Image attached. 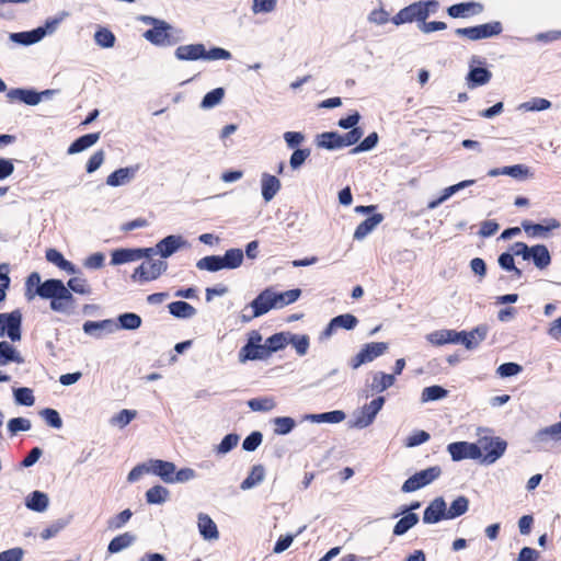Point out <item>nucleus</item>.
Instances as JSON below:
<instances>
[{
  "instance_id": "1",
  "label": "nucleus",
  "mask_w": 561,
  "mask_h": 561,
  "mask_svg": "<svg viewBox=\"0 0 561 561\" xmlns=\"http://www.w3.org/2000/svg\"><path fill=\"white\" fill-rule=\"evenodd\" d=\"M36 294L50 299V309L67 316L75 312L77 300L69 288L60 279L50 278L36 288Z\"/></svg>"
},
{
  "instance_id": "2",
  "label": "nucleus",
  "mask_w": 561,
  "mask_h": 561,
  "mask_svg": "<svg viewBox=\"0 0 561 561\" xmlns=\"http://www.w3.org/2000/svg\"><path fill=\"white\" fill-rule=\"evenodd\" d=\"M439 2L436 0L416 1L401 9L392 19L394 25L412 23L414 21L420 24L431 15L436 13Z\"/></svg>"
},
{
  "instance_id": "3",
  "label": "nucleus",
  "mask_w": 561,
  "mask_h": 561,
  "mask_svg": "<svg viewBox=\"0 0 561 561\" xmlns=\"http://www.w3.org/2000/svg\"><path fill=\"white\" fill-rule=\"evenodd\" d=\"M385 404V398L378 397L369 403L363 405L359 410L354 412V421L351 426L363 430L368 427L375 421L377 414Z\"/></svg>"
},
{
  "instance_id": "4",
  "label": "nucleus",
  "mask_w": 561,
  "mask_h": 561,
  "mask_svg": "<svg viewBox=\"0 0 561 561\" xmlns=\"http://www.w3.org/2000/svg\"><path fill=\"white\" fill-rule=\"evenodd\" d=\"M442 473V469L438 466H433L427 469L421 470L410 477L402 484V492L410 493L414 492L436 480Z\"/></svg>"
},
{
  "instance_id": "5",
  "label": "nucleus",
  "mask_w": 561,
  "mask_h": 561,
  "mask_svg": "<svg viewBox=\"0 0 561 561\" xmlns=\"http://www.w3.org/2000/svg\"><path fill=\"white\" fill-rule=\"evenodd\" d=\"M502 24L496 21L477 26L457 28L455 33L458 36L467 37L470 41H479L496 36L502 32Z\"/></svg>"
},
{
  "instance_id": "6",
  "label": "nucleus",
  "mask_w": 561,
  "mask_h": 561,
  "mask_svg": "<svg viewBox=\"0 0 561 561\" xmlns=\"http://www.w3.org/2000/svg\"><path fill=\"white\" fill-rule=\"evenodd\" d=\"M478 446L484 451L482 462L492 465L504 455L507 444L500 437H481Z\"/></svg>"
},
{
  "instance_id": "7",
  "label": "nucleus",
  "mask_w": 561,
  "mask_h": 561,
  "mask_svg": "<svg viewBox=\"0 0 561 561\" xmlns=\"http://www.w3.org/2000/svg\"><path fill=\"white\" fill-rule=\"evenodd\" d=\"M168 268L164 260H148L140 264L131 274V279L139 282H150L157 279Z\"/></svg>"
},
{
  "instance_id": "8",
  "label": "nucleus",
  "mask_w": 561,
  "mask_h": 561,
  "mask_svg": "<svg viewBox=\"0 0 561 561\" xmlns=\"http://www.w3.org/2000/svg\"><path fill=\"white\" fill-rule=\"evenodd\" d=\"M22 314L19 310L9 313H0V337L5 334L12 342L21 340Z\"/></svg>"
},
{
  "instance_id": "9",
  "label": "nucleus",
  "mask_w": 561,
  "mask_h": 561,
  "mask_svg": "<svg viewBox=\"0 0 561 561\" xmlns=\"http://www.w3.org/2000/svg\"><path fill=\"white\" fill-rule=\"evenodd\" d=\"M387 350L388 343L386 342L367 343L363 346L359 353L352 358L351 366L354 369H357L363 364L370 363L375 358L381 356Z\"/></svg>"
},
{
  "instance_id": "10",
  "label": "nucleus",
  "mask_w": 561,
  "mask_h": 561,
  "mask_svg": "<svg viewBox=\"0 0 561 561\" xmlns=\"http://www.w3.org/2000/svg\"><path fill=\"white\" fill-rule=\"evenodd\" d=\"M173 27L160 21L152 28L145 32L144 37L157 46H170L175 43L176 38L173 37L171 31Z\"/></svg>"
},
{
  "instance_id": "11",
  "label": "nucleus",
  "mask_w": 561,
  "mask_h": 561,
  "mask_svg": "<svg viewBox=\"0 0 561 561\" xmlns=\"http://www.w3.org/2000/svg\"><path fill=\"white\" fill-rule=\"evenodd\" d=\"M83 332L96 340H101L106 335L113 334L119 330L117 322L113 319L101 321H85L82 325Z\"/></svg>"
},
{
  "instance_id": "12",
  "label": "nucleus",
  "mask_w": 561,
  "mask_h": 561,
  "mask_svg": "<svg viewBox=\"0 0 561 561\" xmlns=\"http://www.w3.org/2000/svg\"><path fill=\"white\" fill-rule=\"evenodd\" d=\"M447 450L454 461L463 459H480L482 457L481 448L473 443L456 442L447 446Z\"/></svg>"
},
{
  "instance_id": "13",
  "label": "nucleus",
  "mask_w": 561,
  "mask_h": 561,
  "mask_svg": "<svg viewBox=\"0 0 561 561\" xmlns=\"http://www.w3.org/2000/svg\"><path fill=\"white\" fill-rule=\"evenodd\" d=\"M479 62L480 60L478 57H471L469 62L470 70L466 77V83L469 89H476L477 87L484 85L489 83L492 78V72L486 68L473 66L474 64Z\"/></svg>"
},
{
  "instance_id": "14",
  "label": "nucleus",
  "mask_w": 561,
  "mask_h": 561,
  "mask_svg": "<svg viewBox=\"0 0 561 561\" xmlns=\"http://www.w3.org/2000/svg\"><path fill=\"white\" fill-rule=\"evenodd\" d=\"M253 309L252 317H261L272 309H277L274 298V290L266 288L250 304Z\"/></svg>"
},
{
  "instance_id": "15",
  "label": "nucleus",
  "mask_w": 561,
  "mask_h": 561,
  "mask_svg": "<svg viewBox=\"0 0 561 561\" xmlns=\"http://www.w3.org/2000/svg\"><path fill=\"white\" fill-rule=\"evenodd\" d=\"M187 241L180 234H170L158 242L159 254L168 259L183 248H187Z\"/></svg>"
},
{
  "instance_id": "16",
  "label": "nucleus",
  "mask_w": 561,
  "mask_h": 561,
  "mask_svg": "<svg viewBox=\"0 0 561 561\" xmlns=\"http://www.w3.org/2000/svg\"><path fill=\"white\" fill-rule=\"evenodd\" d=\"M534 440L539 444H552L561 449V421L536 432Z\"/></svg>"
},
{
  "instance_id": "17",
  "label": "nucleus",
  "mask_w": 561,
  "mask_h": 561,
  "mask_svg": "<svg viewBox=\"0 0 561 561\" xmlns=\"http://www.w3.org/2000/svg\"><path fill=\"white\" fill-rule=\"evenodd\" d=\"M447 518L446 502L442 496L434 499L425 508L423 522L425 524H436Z\"/></svg>"
},
{
  "instance_id": "18",
  "label": "nucleus",
  "mask_w": 561,
  "mask_h": 561,
  "mask_svg": "<svg viewBox=\"0 0 561 561\" xmlns=\"http://www.w3.org/2000/svg\"><path fill=\"white\" fill-rule=\"evenodd\" d=\"M175 469V465L170 461L152 459L148 462V472L160 477L165 483H173Z\"/></svg>"
},
{
  "instance_id": "19",
  "label": "nucleus",
  "mask_w": 561,
  "mask_h": 561,
  "mask_svg": "<svg viewBox=\"0 0 561 561\" xmlns=\"http://www.w3.org/2000/svg\"><path fill=\"white\" fill-rule=\"evenodd\" d=\"M138 169V165L119 168L106 178V184L112 187L126 185L135 179Z\"/></svg>"
},
{
  "instance_id": "20",
  "label": "nucleus",
  "mask_w": 561,
  "mask_h": 561,
  "mask_svg": "<svg viewBox=\"0 0 561 561\" xmlns=\"http://www.w3.org/2000/svg\"><path fill=\"white\" fill-rule=\"evenodd\" d=\"M260 182H261L262 197L266 203H268L280 191V187H282L280 181L275 175H272L267 172H263L261 174Z\"/></svg>"
},
{
  "instance_id": "21",
  "label": "nucleus",
  "mask_w": 561,
  "mask_h": 561,
  "mask_svg": "<svg viewBox=\"0 0 561 561\" xmlns=\"http://www.w3.org/2000/svg\"><path fill=\"white\" fill-rule=\"evenodd\" d=\"M483 11V5L479 2H461L453 4L447 9L451 18H469L480 14Z\"/></svg>"
},
{
  "instance_id": "22",
  "label": "nucleus",
  "mask_w": 561,
  "mask_h": 561,
  "mask_svg": "<svg viewBox=\"0 0 561 561\" xmlns=\"http://www.w3.org/2000/svg\"><path fill=\"white\" fill-rule=\"evenodd\" d=\"M197 527L201 536L208 541L217 540L219 538V531L215 522L209 515L199 513L197 516Z\"/></svg>"
},
{
  "instance_id": "23",
  "label": "nucleus",
  "mask_w": 561,
  "mask_h": 561,
  "mask_svg": "<svg viewBox=\"0 0 561 561\" xmlns=\"http://www.w3.org/2000/svg\"><path fill=\"white\" fill-rule=\"evenodd\" d=\"M175 58L183 61H194L203 59L204 45L203 44H188L181 45L174 51Z\"/></svg>"
},
{
  "instance_id": "24",
  "label": "nucleus",
  "mask_w": 561,
  "mask_h": 561,
  "mask_svg": "<svg viewBox=\"0 0 561 561\" xmlns=\"http://www.w3.org/2000/svg\"><path fill=\"white\" fill-rule=\"evenodd\" d=\"M268 355V348L264 345H244L239 352L240 363L248 360L265 359Z\"/></svg>"
},
{
  "instance_id": "25",
  "label": "nucleus",
  "mask_w": 561,
  "mask_h": 561,
  "mask_svg": "<svg viewBox=\"0 0 561 561\" xmlns=\"http://www.w3.org/2000/svg\"><path fill=\"white\" fill-rule=\"evenodd\" d=\"M10 363L23 364L24 358L20 352L8 341L0 342V366H7Z\"/></svg>"
},
{
  "instance_id": "26",
  "label": "nucleus",
  "mask_w": 561,
  "mask_h": 561,
  "mask_svg": "<svg viewBox=\"0 0 561 561\" xmlns=\"http://www.w3.org/2000/svg\"><path fill=\"white\" fill-rule=\"evenodd\" d=\"M486 334L488 328L485 325H479L469 332L463 331L462 344L467 350H473L484 341Z\"/></svg>"
},
{
  "instance_id": "27",
  "label": "nucleus",
  "mask_w": 561,
  "mask_h": 561,
  "mask_svg": "<svg viewBox=\"0 0 561 561\" xmlns=\"http://www.w3.org/2000/svg\"><path fill=\"white\" fill-rule=\"evenodd\" d=\"M345 419H346V414L341 410H334V411L319 413V414H306L304 416V420L310 421L312 423H331V424L341 423Z\"/></svg>"
},
{
  "instance_id": "28",
  "label": "nucleus",
  "mask_w": 561,
  "mask_h": 561,
  "mask_svg": "<svg viewBox=\"0 0 561 561\" xmlns=\"http://www.w3.org/2000/svg\"><path fill=\"white\" fill-rule=\"evenodd\" d=\"M382 220L383 216L381 214H374L368 217L355 229L354 239L358 241L365 239Z\"/></svg>"
},
{
  "instance_id": "29",
  "label": "nucleus",
  "mask_w": 561,
  "mask_h": 561,
  "mask_svg": "<svg viewBox=\"0 0 561 561\" xmlns=\"http://www.w3.org/2000/svg\"><path fill=\"white\" fill-rule=\"evenodd\" d=\"M529 260L534 262L536 267L543 270L551 263V255L546 245L536 244L531 247Z\"/></svg>"
},
{
  "instance_id": "30",
  "label": "nucleus",
  "mask_w": 561,
  "mask_h": 561,
  "mask_svg": "<svg viewBox=\"0 0 561 561\" xmlns=\"http://www.w3.org/2000/svg\"><path fill=\"white\" fill-rule=\"evenodd\" d=\"M111 264L121 265L141 260V253L137 249H117L112 252Z\"/></svg>"
},
{
  "instance_id": "31",
  "label": "nucleus",
  "mask_w": 561,
  "mask_h": 561,
  "mask_svg": "<svg viewBox=\"0 0 561 561\" xmlns=\"http://www.w3.org/2000/svg\"><path fill=\"white\" fill-rule=\"evenodd\" d=\"M99 138H100L99 133H91V134L83 135V136L79 137L78 139H76L70 145L67 152H68V154H76V153L82 152L83 150L95 145L98 142Z\"/></svg>"
},
{
  "instance_id": "32",
  "label": "nucleus",
  "mask_w": 561,
  "mask_h": 561,
  "mask_svg": "<svg viewBox=\"0 0 561 561\" xmlns=\"http://www.w3.org/2000/svg\"><path fill=\"white\" fill-rule=\"evenodd\" d=\"M46 260L69 274L76 273L75 265L70 261L66 260L64 255L56 249H48L46 251Z\"/></svg>"
},
{
  "instance_id": "33",
  "label": "nucleus",
  "mask_w": 561,
  "mask_h": 561,
  "mask_svg": "<svg viewBox=\"0 0 561 561\" xmlns=\"http://www.w3.org/2000/svg\"><path fill=\"white\" fill-rule=\"evenodd\" d=\"M48 496L47 494L41 492V491H34L32 492L27 497L25 505L27 508L34 511V512H45L48 507Z\"/></svg>"
},
{
  "instance_id": "34",
  "label": "nucleus",
  "mask_w": 561,
  "mask_h": 561,
  "mask_svg": "<svg viewBox=\"0 0 561 561\" xmlns=\"http://www.w3.org/2000/svg\"><path fill=\"white\" fill-rule=\"evenodd\" d=\"M169 311L172 316L180 319H190L196 314V309L186 301H174L169 304Z\"/></svg>"
},
{
  "instance_id": "35",
  "label": "nucleus",
  "mask_w": 561,
  "mask_h": 561,
  "mask_svg": "<svg viewBox=\"0 0 561 561\" xmlns=\"http://www.w3.org/2000/svg\"><path fill=\"white\" fill-rule=\"evenodd\" d=\"M43 38L42 30H32L30 32L11 33L10 39L21 45H32Z\"/></svg>"
},
{
  "instance_id": "36",
  "label": "nucleus",
  "mask_w": 561,
  "mask_h": 561,
  "mask_svg": "<svg viewBox=\"0 0 561 561\" xmlns=\"http://www.w3.org/2000/svg\"><path fill=\"white\" fill-rule=\"evenodd\" d=\"M265 478V469L262 465L252 467L250 474L242 481L240 488L242 490H250L259 485Z\"/></svg>"
},
{
  "instance_id": "37",
  "label": "nucleus",
  "mask_w": 561,
  "mask_h": 561,
  "mask_svg": "<svg viewBox=\"0 0 561 561\" xmlns=\"http://www.w3.org/2000/svg\"><path fill=\"white\" fill-rule=\"evenodd\" d=\"M559 227L560 222L554 218L549 219L547 221V226L540 224H530L528 221L523 222L524 230L533 237L541 236L543 232L552 229H558Z\"/></svg>"
},
{
  "instance_id": "38",
  "label": "nucleus",
  "mask_w": 561,
  "mask_h": 561,
  "mask_svg": "<svg viewBox=\"0 0 561 561\" xmlns=\"http://www.w3.org/2000/svg\"><path fill=\"white\" fill-rule=\"evenodd\" d=\"M396 379L393 375L377 371L373 375L371 390L376 392H382L393 386Z\"/></svg>"
},
{
  "instance_id": "39",
  "label": "nucleus",
  "mask_w": 561,
  "mask_h": 561,
  "mask_svg": "<svg viewBox=\"0 0 561 561\" xmlns=\"http://www.w3.org/2000/svg\"><path fill=\"white\" fill-rule=\"evenodd\" d=\"M317 145L328 150L340 149L342 148L341 135L333 131L322 133L317 137Z\"/></svg>"
},
{
  "instance_id": "40",
  "label": "nucleus",
  "mask_w": 561,
  "mask_h": 561,
  "mask_svg": "<svg viewBox=\"0 0 561 561\" xmlns=\"http://www.w3.org/2000/svg\"><path fill=\"white\" fill-rule=\"evenodd\" d=\"M551 107V102L543 98H533L529 101L518 104L519 112H541Z\"/></svg>"
},
{
  "instance_id": "41",
  "label": "nucleus",
  "mask_w": 561,
  "mask_h": 561,
  "mask_svg": "<svg viewBox=\"0 0 561 561\" xmlns=\"http://www.w3.org/2000/svg\"><path fill=\"white\" fill-rule=\"evenodd\" d=\"M468 508L469 500L466 496L460 495L451 502L448 508L446 507L447 518L455 519L466 514Z\"/></svg>"
},
{
  "instance_id": "42",
  "label": "nucleus",
  "mask_w": 561,
  "mask_h": 561,
  "mask_svg": "<svg viewBox=\"0 0 561 561\" xmlns=\"http://www.w3.org/2000/svg\"><path fill=\"white\" fill-rule=\"evenodd\" d=\"M134 541L135 536L129 533H125L113 538L108 543L107 550L111 553H117L128 548Z\"/></svg>"
},
{
  "instance_id": "43",
  "label": "nucleus",
  "mask_w": 561,
  "mask_h": 561,
  "mask_svg": "<svg viewBox=\"0 0 561 561\" xmlns=\"http://www.w3.org/2000/svg\"><path fill=\"white\" fill-rule=\"evenodd\" d=\"M301 295L300 289H289L283 293L274 291L276 308L280 309L298 300Z\"/></svg>"
},
{
  "instance_id": "44",
  "label": "nucleus",
  "mask_w": 561,
  "mask_h": 561,
  "mask_svg": "<svg viewBox=\"0 0 561 561\" xmlns=\"http://www.w3.org/2000/svg\"><path fill=\"white\" fill-rule=\"evenodd\" d=\"M225 96L224 88H216L205 94L201 102V108L210 110L221 103Z\"/></svg>"
},
{
  "instance_id": "45",
  "label": "nucleus",
  "mask_w": 561,
  "mask_h": 561,
  "mask_svg": "<svg viewBox=\"0 0 561 561\" xmlns=\"http://www.w3.org/2000/svg\"><path fill=\"white\" fill-rule=\"evenodd\" d=\"M417 523L419 516L415 513H409L397 522L393 528V534L397 536H402Z\"/></svg>"
},
{
  "instance_id": "46",
  "label": "nucleus",
  "mask_w": 561,
  "mask_h": 561,
  "mask_svg": "<svg viewBox=\"0 0 561 561\" xmlns=\"http://www.w3.org/2000/svg\"><path fill=\"white\" fill-rule=\"evenodd\" d=\"M224 268H237L243 262V252L240 249H230L221 256Z\"/></svg>"
},
{
  "instance_id": "47",
  "label": "nucleus",
  "mask_w": 561,
  "mask_h": 561,
  "mask_svg": "<svg viewBox=\"0 0 561 561\" xmlns=\"http://www.w3.org/2000/svg\"><path fill=\"white\" fill-rule=\"evenodd\" d=\"M67 288L71 293H76L79 295H91L92 294V287L89 284V282L81 276L72 277L67 282Z\"/></svg>"
},
{
  "instance_id": "48",
  "label": "nucleus",
  "mask_w": 561,
  "mask_h": 561,
  "mask_svg": "<svg viewBox=\"0 0 561 561\" xmlns=\"http://www.w3.org/2000/svg\"><path fill=\"white\" fill-rule=\"evenodd\" d=\"M288 344H290L297 352L299 356H304L307 354L309 348V336L308 335H299L288 332Z\"/></svg>"
},
{
  "instance_id": "49",
  "label": "nucleus",
  "mask_w": 561,
  "mask_h": 561,
  "mask_svg": "<svg viewBox=\"0 0 561 561\" xmlns=\"http://www.w3.org/2000/svg\"><path fill=\"white\" fill-rule=\"evenodd\" d=\"M196 267L201 271L218 272L224 268L221 256L208 255L197 261Z\"/></svg>"
},
{
  "instance_id": "50",
  "label": "nucleus",
  "mask_w": 561,
  "mask_h": 561,
  "mask_svg": "<svg viewBox=\"0 0 561 561\" xmlns=\"http://www.w3.org/2000/svg\"><path fill=\"white\" fill-rule=\"evenodd\" d=\"M170 493L169 490L161 485H154L146 492V500L149 504L164 503Z\"/></svg>"
},
{
  "instance_id": "51",
  "label": "nucleus",
  "mask_w": 561,
  "mask_h": 561,
  "mask_svg": "<svg viewBox=\"0 0 561 561\" xmlns=\"http://www.w3.org/2000/svg\"><path fill=\"white\" fill-rule=\"evenodd\" d=\"M136 415L137 412L135 410L124 409L110 419V424L124 428L136 417Z\"/></svg>"
},
{
  "instance_id": "52",
  "label": "nucleus",
  "mask_w": 561,
  "mask_h": 561,
  "mask_svg": "<svg viewBox=\"0 0 561 561\" xmlns=\"http://www.w3.org/2000/svg\"><path fill=\"white\" fill-rule=\"evenodd\" d=\"M448 394V391L444 389L440 386H430L423 389L421 394V401L422 402H430V401H436L442 400L446 398Z\"/></svg>"
},
{
  "instance_id": "53",
  "label": "nucleus",
  "mask_w": 561,
  "mask_h": 561,
  "mask_svg": "<svg viewBox=\"0 0 561 561\" xmlns=\"http://www.w3.org/2000/svg\"><path fill=\"white\" fill-rule=\"evenodd\" d=\"M288 332H280L272 335L266 340L265 346L268 348V355L277 352L288 345Z\"/></svg>"
},
{
  "instance_id": "54",
  "label": "nucleus",
  "mask_w": 561,
  "mask_h": 561,
  "mask_svg": "<svg viewBox=\"0 0 561 561\" xmlns=\"http://www.w3.org/2000/svg\"><path fill=\"white\" fill-rule=\"evenodd\" d=\"M94 41L102 48H112L115 44V35L108 28L101 27L94 34Z\"/></svg>"
},
{
  "instance_id": "55",
  "label": "nucleus",
  "mask_w": 561,
  "mask_h": 561,
  "mask_svg": "<svg viewBox=\"0 0 561 561\" xmlns=\"http://www.w3.org/2000/svg\"><path fill=\"white\" fill-rule=\"evenodd\" d=\"M119 329L136 330L141 325V318L133 312H126L118 317Z\"/></svg>"
},
{
  "instance_id": "56",
  "label": "nucleus",
  "mask_w": 561,
  "mask_h": 561,
  "mask_svg": "<svg viewBox=\"0 0 561 561\" xmlns=\"http://www.w3.org/2000/svg\"><path fill=\"white\" fill-rule=\"evenodd\" d=\"M278 0H253L251 11L253 14H270L277 8Z\"/></svg>"
},
{
  "instance_id": "57",
  "label": "nucleus",
  "mask_w": 561,
  "mask_h": 561,
  "mask_svg": "<svg viewBox=\"0 0 561 561\" xmlns=\"http://www.w3.org/2000/svg\"><path fill=\"white\" fill-rule=\"evenodd\" d=\"M248 405L252 411L267 412L276 407V402L272 397L254 398L248 401Z\"/></svg>"
},
{
  "instance_id": "58",
  "label": "nucleus",
  "mask_w": 561,
  "mask_h": 561,
  "mask_svg": "<svg viewBox=\"0 0 561 561\" xmlns=\"http://www.w3.org/2000/svg\"><path fill=\"white\" fill-rule=\"evenodd\" d=\"M239 435L237 434H228L215 447V450L218 455H226L231 451L239 443Z\"/></svg>"
},
{
  "instance_id": "59",
  "label": "nucleus",
  "mask_w": 561,
  "mask_h": 561,
  "mask_svg": "<svg viewBox=\"0 0 561 561\" xmlns=\"http://www.w3.org/2000/svg\"><path fill=\"white\" fill-rule=\"evenodd\" d=\"M502 174L512 176L514 179H519V180L531 176L529 168L524 164L503 167Z\"/></svg>"
},
{
  "instance_id": "60",
  "label": "nucleus",
  "mask_w": 561,
  "mask_h": 561,
  "mask_svg": "<svg viewBox=\"0 0 561 561\" xmlns=\"http://www.w3.org/2000/svg\"><path fill=\"white\" fill-rule=\"evenodd\" d=\"M497 262L503 270L513 272L516 278H519L522 276V271L515 266L514 255L512 252L502 253L499 256Z\"/></svg>"
},
{
  "instance_id": "61",
  "label": "nucleus",
  "mask_w": 561,
  "mask_h": 561,
  "mask_svg": "<svg viewBox=\"0 0 561 561\" xmlns=\"http://www.w3.org/2000/svg\"><path fill=\"white\" fill-rule=\"evenodd\" d=\"M332 321H333L336 330L337 329L353 330L358 323L357 318L351 313H344V314L334 317L332 319Z\"/></svg>"
},
{
  "instance_id": "62",
  "label": "nucleus",
  "mask_w": 561,
  "mask_h": 561,
  "mask_svg": "<svg viewBox=\"0 0 561 561\" xmlns=\"http://www.w3.org/2000/svg\"><path fill=\"white\" fill-rule=\"evenodd\" d=\"M275 433L278 435H286L295 427L294 419L289 416H279L274 420Z\"/></svg>"
},
{
  "instance_id": "63",
  "label": "nucleus",
  "mask_w": 561,
  "mask_h": 561,
  "mask_svg": "<svg viewBox=\"0 0 561 561\" xmlns=\"http://www.w3.org/2000/svg\"><path fill=\"white\" fill-rule=\"evenodd\" d=\"M448 337H449L448 329L436 330V331H433V332L426 334V336H425L426 341L434 346H442V345L448 344Z\"/></svg>"
},
{
  "instance_id": "64",
  "label": "nucleus",
  "mask_w": 561,
  "mask_h": 561,
  "mask_svg": "<svg viewBox=\"0 0 561 561\" xmlns=\"http://www.w3.org/2000/svg\"><path fill=\"white\" fill-rule=\"evenodd\" d=\"M39 414L50 427L60 428L62 426V420L58 411L46 408L42 410Z\"/></svg>"
}]
</instances>
